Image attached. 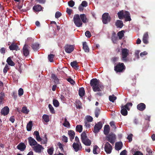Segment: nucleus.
I'll return each instance as SVG.
<instances>
[{"mask_svg":"<svg viewBox=\"0 0 155 155\" xmlns=\"http://www.w3.org/2000/svg\"><path fill=\"white\" fill-rule=\"evenodd\" d=\"M149 38V36L148 32H146L144 34L143 41V42L145 44H147L148 43V39Z\"/></svg>","mask_w":155,"mask_h":155,"instance_id":"nucleus-22","label":"nucleus"},{"mask_svg":"<svg viewBox=\"0 0 155 155\" xmlns=\"http://www.w3.org/2000/svg\"><path fill=\"white\" fill-rule=\"evenodd\" d=\"M105 151L107 154H110L112 151V147L111 145L108 142H106L104 145Z\"/></svg>","mask_w":155,"mask_h":155,"instance_id":"nucleus-9","label":"nucleus"},{"mask_svg":"<svg viewBox=\"0 0 155 155\" xmlns=\"http://www.w3.org/2000/svg\"><path fill=\"white\" fill-rule=\"evenodd\" d=\"M126 69V66L123 63H115L114 66V70L116 73H122Z\"/></svg>","mask_w":155,"mask_h":155,"instance_id":"nucleus-3","label":"nucleus"},{"mask_svg":"<svg viewBox=\"0 0 155 155\" xmlns=\"http://www.w3.org/2000/svg\"><path fill=\"white\" fill-rule=\"evenodd\" d=\"M9 69L8 66L7 64H6L3 69L4 73L5 74L7 72L8 70Z\"/></svg>","mask_w":155,"mask_h":155,"instance_id":"nucleus-54","label":"nucleus"},{"mask_svg":"<svg viewBox=\"0 0 155 155\" xmlns=\"http://www.w3.org/2000/svg\"><path fill=\"white\" fill-rule=\"evenodd\" d=\"M111 40L114 44H117L118 38L116 35V34L114 33L112 35L111 37Z\"/></svg>","mask_w":155,"mask_h":155,"instance_id":"nucleus-29","label":"nucleus"},{"mask_svg":"<svg viewBox=\"0 0 155 155\" xmlns=\"http://www.w3.org/2000/svg\"><path fill=\"white\" fill-rule=\"evenodd\" d=\"M33 149L35 152L40 153L41 152V150L43 149L44 148L41 145L37 144L33 147Z\"/></svg>","mask_w":155,"mask_h":155,"instance_id":"nucleus-14","label":"nucleus"},{"mask_svg":"<svg viewBox=\"0 0 155 155\" xmlns=\"http://www.w3.org/2000/svg\"><path fill=\"white\" fill-rule=\"evenodd\" d=\"M57 145L58 146L59 148L61 150V151L64 153V149L63 148V145L60 142L58 143Z\"/></svg>","mask_w":155,"mask_h":155,"instance_id":"nucleus-49","label":"nucleus"},{"mask_svg":"<svg viewBox=\"0 0 155 155\" xmlns=\"http://www.w3.org/2000/svg\"><path fill=\"white\" fill-rule=\"evenodd\" d=\"M111 20V18L109 14L107 13H105L102 15V21L103 24H107Z\"/></svg>","mask_w":155,"mask_h":155,"instance_id":"nucleus-6","label":"nucleus"},{"mask_svg":"<svg viewBox=\"0 0 155 155\" xmlns=\"http://www.w3.org/2000/svg\"><path fill=\"white\" fill-rule=\"evenodd\" d=\"M116 99L117 97L115 96L114 95H112L111 96H109V100L110 101L112 102H114Z\"/></svg>","mask_w":155,"mask_h":155,"instance_id":"nucleus-45","label":"nucleus"},{"mask_svg":"<svg viewBox=\"0 0 155 155\" xmlns=\"http://www.w3.org/2000/svg\"><path fill=\"white\" fill-rule=\"evenodd\" d=\"M127 151L125 150H124L121 152L120 153V155H127Z\"/></svg>","mask_w":155,"mask_h":155,"instance_id":"nucleus-64","label":"nucleus"},{"mask_svg":"<svg viewBox=\"0 0 155 155\" xmlns=\"http://www.w3.org/2000/svg\"><path fill=\"white\" fill-rule=\"evenodd\" d=\"M61 13L60 12H57L55 13V17L57 18H58L61 16Z\"/></svg>","mask_w":155,"mask_h":155,"instance_id":"nucleus-55","label":"nucleus"},{"mask_svg":"<svg viewBox=\"0 0 155 155\" xmlns=\"http://www.w3.org/2000/svg\"><path fill=\"white\" fill-rule=\"evenodd\" d=\"M54 149L53 148H50L48 150L47 152L50 155H52L53 154Z\"/></svg>","mask_w":155,"mask_h":155,"instance_id":"nucleus-51","label":"nucleus"},{"mask_svg":"<svg viewBox=\"0 0 155 155\" xmlns=\"http://www.w3.org/2000/svg\"><path fill=\"white\" fill-rule=\"evenodd\" d=\"M68 4L70 7H72L74 5L75 2L71 0L68 2Z\"/></svg>","mask_w":155,"mask_h":155,"instance_id":"nucleus-50","label":"nucleus"},{"mask_svg":"<svg viewBox=\"0 0 155 155\" xmlns=\"http://www.w3.org/2000/svg\"><path fill=\"white\" fill-rule=\"evenodd\" d=\"M110 130L109 126L108 125H105L104 127V134L106 135H107L109 133Z\"/></svg>","mask_w":155,"mask_h":155,"instance_id":"nucleus-24","label":"nucleus"},{"mask_svg":"<svg viewBox=\"0 0 155 155\" xmlns=\"http://www.w3.org/2000/svg\"><path fill=\"white\" fill-rule=\"evenodd\" d=\"M6 62L9 65L11 66H14L15 65V63L12 61L10 57L8 58Z\"/></svg>","mask_w":155,"mask_h":155,"instance_id":"nucleus-30","label":"nucleus"},{"mask_svg":"<svg viewBox=\"0 0 155 155\" xmlns=\"http://www.w3.org/2000/svg\"><path fill=\"white\" fill-rule=\"evenodd\" d=\"M102 123L101 122H99L96 124L94 127V130H93V132L96 134L98 133L102 128Z\"/></svg>","mask_w":155,"mask_h":155,"instance_id":"nucleus-8","label":"nucleus"},{"mask_svg":"<svg viewBox=\"0 0 155 155\" xmlns=\"http://www.w3.org/2000/svg\"><path fill=\"white\" fill-rule=\"evenodd\" d=\"M79 95L81 97H83L85 94V91L83 87L80 88L78 91Z\"/></svg>","mask_w":155,"mask_h":155,"instance_id":"nucleus-31","label":"nucleus"},{"mask_svg":"<svg viewBox=\"0 0 155 155\" xmlns=\"http://www.w3.org/2000/svg\"><path fill=\"white\" fill-rule=\"evenodd\" d=\"M26 147L25 144L23 143H20L17 147V148L21 151H24Z\"/></svg>","mask_w":155,"mask_h":155,"instance_id":"nucleus-19","label":"nucleus"},{"mask_svg":"<svg viewBox=\"0 0 155 155\" xmlns=\"http://www.w3.org/2000/svg\"><path fill=\"white\" fill-rule=\"evenodd\" d=\"M51 78L54 80V82L55 84L59 83V80L55 74H52L51 75Z\"/></svg>","mask_w":155,"mask_h":155,"instance_id":"nucleus-32","label":"nucleus"},{"mask_svg":"<svg viewBox=\"0 0 155 155\" xmlns=\"http://www.w3.org/2000/svg\"><path fill=\"white\" fill-rule=\"evenodd\" d=\"M123 147V144L122 142H117L115 144V148L116 150H119L121 149Z\"/></svg>","mask_w":155,"mask_h":155,"instance_id":"nucleus-21","label":"nucleus"},{"mask_svg":"<svg viewBox=\"0 0 155 155\" xmlns=\"http://www.w3.org/2000/svg\"><path fill=\"white\" fill-rule=\"evenodd\" d=\"M30 47L26 44L25 45L22 49V53L25 57L28 56L29 54V48Z\"/></svg>","mask_w":155,"mask_h":155,"instance_id":"nucleus-10","label":"nucleus"},{"mask_svg":"<svg viewBox=\"0 0 155 155\" xmlns=\"http://www.w3.org/2000/svg\"><path fill=\"white\" fill-rule=\"evenodd\" d=\"M24 93L23 89L22 88H20L18 91V95L20 96H22Z\"/></svg>","mask_w":155,"mask_h":155,"instance_id":"nucleus-53","label":"nucleus"},{"mask_svg":"<svg viewBox=\"0 0 155 155\" xmlns=\"http://www.w3.org/2000/svg\"><path fill=\"white\" fill-rule=\"evenodd\" d=\"M12 96L14 97L15 100H16L17 97V92L15 91L13 92L12 94Z\"/></svg>","mask_w":155,"mask_h":155,"instance_id":"nucleus-62","label":"nucleus"},{"mask_svg":"<svg viewBox=\"0 0 155 155\" xmlns=\"http://www.w3.org/2000/svg\"><path fill=\"white\" fill-rule=\"evenodd\" d=\"M100 113V109L99 108L97 107L96 108L95 111V116L97 118Z\"/></svg>","mask_w":155,"mask_h":155,"instance_id":"nucleus-46","label":"nucleus"},{"mask_svg":"<svg viewBox=\"0 0 155 155\" xmlns=\"http://www.w3.org/2000/svg\"><path fill=\"white\" fill-rule=\"evenodd\" d=\"M90 84L94 92L101 91L104 88V86L99 84V80L96 78L92 79L90 81Z\"/></svg>","mask_w":155,"mask_h":155,"instance_id":"nucleus-2","label":"nucleus"},{"mask_svg":"<svg viewBox=\"0 0 155 155\" xmlns=\"http://www.w3.org/2000/svg\"><path fill=\"white\" fill-rule=\"evenodd\" d=\"M121 110L120 111V113L122 115L124 116H126L128 114V112L126 108L122 106L121 107Z\"/></svg>","mask_w":155,"mask_h":155,"instance_id":"nucleus-25","label":"nucleus"},{"mask_svg":"<svg viewBox=\"0 0 155 155\" xmlns=\"http://www.w3.org/2000/svg\"><path fill=\"white\" fill-rule=\"evenodd\" d=\"M18 46L16 44L13 43L9 47V48L10 50H19Z\"/></svg>","mask_w":155,"mask_h":155,"instance_id":"nucleus-16","label":"nucleus"},{"mask_svg":"<svg viewBox=\"0 0 155 155\" xmlns=\"http://www.w3.org/2000/svg\"><path fill=\"white\" fill-rule=\"evenodd\" d=\"M87 121L88 122H91L93 120V118L90 116L87 117L86 118Z\"/></svg>","mask_w":155,"mask_h":155,"instance_id":"nucleus-58","label":"nucleus"},{"mask_svg":"<svg viewBox=\"0 0 155 155\" xmlns=\"http://www.w3.org/2000/svg\"><path fill=\"white\" fill-rule=\"evenodd\" d=\"M81 5L84 7H86L87 5V3L86 1H82Z\"/></svg>","mask_w":155,"mask_h":155,"instance_id":"nucleus-63","label":"nucleus"},{"mask_svg":"<svg viewBox=\"0 0 155 155\" xmlns=\"http://www.w3.org/2000/svg\"><path fill=\"white\" fill-rule=\"evenodd\" d=\"M86 36L88 38H90L91 37V34L89 31H87L85 32Z\"/></svg>","mask_w":155,"mask_h":155,"instance_id":"nucleus-59","label":"nucleus"},{"mask_svg":"<svg viewBox=\"0 0 155 155\" xmlns=\"http://www.w3.org/2000/svg\"><path fill=\"white\" fill-rule=\"evenodd\" d=\"M124 12L122 11L119 12L118 13V16L119 18L120 19H122L124 18Z\"/></svg>","mask_w":155,"mask_h":155,"instance_id":"nucleus-39","label":"nucleus"},{"mask_svg":"<svg viewBox=\"0 0 155 155\" xmlns=\"http://www.w3.org/2000/svg\"><path fill=\"white\" fill-rule=\"evenodd\" d=\"M83 48L85 52H89V48L86 42H83Z\"/></svg>","mask_w":155,"mask_h":155,"instance_id":"nucleus-27","label":"nucleus"},{"mask_svg":"<svg viewBox=\"0 0 155 155\" xmlns=\"http://www.w3.org/2000/svg\"><path fill=\"white\" fill-rule=\"evenodd\" d=\"M48 107L50 110V112L52 114H54L55 113V111L54 110V109L52 106L51 104H49L48 105Z\"/></svg>","mask_w":155,"mask_h":155,"instance_id":"nucleus-47","label":"nucleus"},{"mask_svg":"<svg viewBox=\"0 0 155 155\" xmlns=\"http://www.w3.org/2000/svg\"><path fill=\"white\" fill-rule=\"evenodd\" d=\"M42 119L44 120V121L47 123L49 121V116L47 114H44L42 116Z\"/></svg>","mask_w":155,"mask_h":155,"instance_id":"nucleus-38","label":"nucleus"},{"mask_svg":"<svg viewBox=\"0 0 155 155\" xmlns=\"http://www.w3.org/2000/svg\"><path fill=\"white\" fill-rule=\"evenodd\" d=\"M106 139L111 144H114L116 139V136L113 134H110L106 136Z\"/></svg>","mask_w":155,"mask_h":155,"instance_id":"nucleus-7","label":"nucleus"},{"mask_svg":"<svg viewBox=\"0 0 155 155\" xmlns=\"http://www.w3.org/2000/svg\"><path fill=\"white\" fill-rule=\"evenodd\" d=\"M39 45L38 43H35L32 44L31 47L35 51L38 49Z\"/></svg>","mask_w":155,"mask_h":155,"instance_id":"nucleus-33","label":"nucleus"},{"mask_svg":"<svg viewBox=\"0 0 155 155\" xmlns=\"http://www.w3.org/2000/svg\"><path fill=\"white\" fill-rule=\"evenodd\" d=\"M72 147L76 152L78 151L82 148L81 143H74L72 145Z\"/></svg>","mask_w":155,"mask_h":155,"instance_id":"nucleus-13","label":"nucleus"},{"mask_svg":"<svg viewBox=\"0 0 155 155\" xmlns=\"http://www.w3.org/2000/svg\"><path fill=\"white\" fill-rule=\"evenodd\" d=\"M28 139L29 143L31 146H35L37 144V142L32 137H29Z\"/></svg>","mask_w":155,"mask_h":155,"instance_id":"nucleus-17","label":"nucleus"},{"mask_svg":"<svg viewBox=\"0 0 155 155\" xmlns=\"http://www.w3.org/2000/svg\"><path fill=\"white\" fill-rule=\"evenodd\" d=\"M133 136V134H130V135L128 136L127 137V139H128L129 141L130 142L132 141V137Z\"/></svg>","mask_w":155,"mask_h":155,"instance_id":"nucleus-60","label":"nucleus"},{"mask_svg":"<svg viewBox=\"0 0 155 155\" xmlns=\"http://www.w3.org/2000/svg\"><path fill=\"white\" fill-rule=\"evenodd\" d=\"M124 30H122L118 32L117 33V36L119 37V39H121L124 36Z\"/></svg>","mask_w":155,"mask_h":155,"instance_id":"nucleus-35","label":"nucleus"},{"mask_svg":"<svg viewBox=\"0 0 155 155\" xmlns=\"http://www.w3.org/2000/svg\"><path fill=\"white\" fill-rule=\"evenodd\" d=\"M32 126V122L31 121H29L26 126L27 130L28 131L31 130Z\"/></svg>","mask_w":155,"mask_h":155,"instance_id":"nucleus-36","label":"nucleus"},{"mask_svg":"<svg viewBox=\"0 0 155 155\" xmlns=\"http://www.w3.org/2000/svg\"><path fill=\"white\" fill-rule=\"evenodd\" d=\"M68 134L69 135L71 141L74 139L75 135L74 131L72 130H69L68 131Z\"/></svg>","mask_w":155,"mask_h":155,"instance_id":"nucleus-28","label":"nucleus"},{"mask_svg":"<svg viewBox=\"0 0 155 155\" xmlns=\"http://www.w3.org/2000/svg\"><path fill=\"white\" fill-rule=\"evenodd\" d=\"M4 93L2 92L0 93V103L2 102L4 98Z\"/></svg>","mask_w":155,"mask_h":155,"instance_id":"nucleus-52","label":"nucleus"},{"mask_svg":"<svg viewBox=\"0 0 155 155\" xmlns=\"http://www.w3.org/2000/svg\"><path fill=\"white\" fill-rule=\"evenodd\" d=\"M6 48L4 47L0 49V53L3 54H4L5 52Z\"/></svg>","mask_w":155,"mask_h":155,"instance_id":"nucleus-56","label":"nucleus"},{"mask_svg":"<svg viewBox=\"0 0 155 155\" xmlns=\"http://www.w3.org/2000/svg\"><path fill=\"white\" fill-rule=\"evenodd\" d=\"M63 125L66 127H70V125L69 122L68 121L67 118H65L64 119V123H63Z\"/></svg>","mask_w":155,"mask_h":155,"instance_id":"nucleus-40","label":"nucleus"},{"mask_svg":"<svg viewBox=\"0 0 155 155\" xmlns=\"http://www.w3.org/2000/svg\"><path fill=\"white\" fill-rule=\"evenodd\" d=\"M146 107L145 104L143 103H140L137 106V109L141 111L144 110L145 109Z\"/></svg>","mask_w":155,"mask_h":155,"instance_id":"nucleus-18","label":"nucleus"},{"mask_svg":"<svg viewBox=\"0 0 155 155\" xmlns=\"http://www.w3.org/2000/svg\"><path fill=\"white\" fill-rule=\"evenodd\" d=\"M62 140L64 142L67 143L68 142V138L64 135L62 136Z\"/></svg>","mask_w":155,"mask_h":155,"instance_id":"nucleus-57","label":"nucleus"},{"mask_svg":"<svg viewBox=\"0 0 155 155\" xmlns=\"http://www.w3.org/2000/svg\"><path fill=\"white\" fill-rule=\"evenodd\" d=\"M54 56V55L51 54L48 55V58L49 61L51 62H52L53 61V58Z\"/></svg>","mask_w":155,"mask_h":155,"instance_id":"nucleus-48","label":"nucleus"},{"mask_svg":"<svg viewBox=\"0 0 155 155\" xmlns=\"http://www.w3.org/2000/svg\"><path fill=\"white\" fill-rule=\"evenodd\" d=\"M115 25L117 28H121L124 25L122 21L119 20L116 21Z\"/></svg>","mask_w":155,"mask_h":155,"instance_id":"nucleus-20","label":"nucleus"},{"mask_svg":"<svg viewBox=\"0 0 155 155\" xmlns=\"http://www.w3.org/2000/svg\"><path fill=\"white\" fill-rule=\"evenodd\" d=\"M131 152L134 155H143V154L140 152L139 151L135 152V150L133 149L131 150Z\"/></svg>","mask_w":155,"mask_h":155,"instance_id":"nucleus-42","label":"nucleus"},{"mask_svg":"<svg viewBox=\"0 0 155 155\" xmlns=\"http://www.w3.org/2000/svg\"><path fill=\"white\" fill-rule=\"evenodd\" d=\"M71 65L75 70H79V66L77 64V62L76 61H74L71 63Z\"/></svg>","mask_w":155,"mask_h":155,"instance_id":"nucleus-23","label":"nucleus"},{"mask_svg":"<svg viewBox=\"0 0 155 155\" xmlns=\"http://www.w3.org/2000/svg\"><path fill=\"white\" fill-rule=\"evenodd\" d=\"M29 110L27 109L26 107H22L21 111L24 114H28L29 112Z\"/></svg>","mask_w":155,"mask_h":155,"instance_id":"nucleus-44","label":"nucleus"},{"mask_svg":"<svg viewBox=\"0 0 155 155\" xmlns=\"http://www.w3.org/2000/svg\"><path fill=\"white\" fill-rule=\"evenodd\" d=\"M124 18L125 19L126 21H129L131 20L130 14L128 12L125 11L124 12Z\"/></svg>","mask_w":155,"mask_h":155,"instance_id":"nucleus-15","label":"nucleus"},{"mask_svg":"<svg viewBox=\"0 0 155 155\" xmlns=\"http://www.w3.org/2000/svg\"><path fill=\"white\" fill-rule=\"evenodd\" d=\"M65 51L66 52L70 53L74 50V47L72 45H67L64 47Z\"/></svg>","mask_w":155,"mask_h":155,"instance_id":"nucleus-11","label":"nucleus"},{"mask_svg":"<svg viewBox=\"0 0 155 155\" xmlns=\"http://www.w3.org/2000/svg\"><path fill=\"white\" fill-rule=\"evenodd\" d=\"M82 126L80 125H77L76 127V131L79 133H81L82 132Z\"/></svg>","mask_w":155,"mask_h":155,"instance_id":"nucleus-41","label":"nucleus"},{"mask_svg":"<svg viewBox=\"0 0 155 155\" xmlns=\"http://www.w3.org/2000/svg\"><path fill=\"white\" fill-rule=\"evenodd\" d=\"M82 142L86 146H90L91 144L90 140L89 139L86 135L85 131H83L81 135Z\"/></svg>","mask_w":155,"mask_h":155,"instance_id":"nucleus-4","label":"nucleus"},{"mask_svg":"<svg viewBox=\"0 0 155 155\" xmlns=\"http://www.w3.org/2000/svg\"><path fill=\"white\" fill-rule=\"evenodd\" d=\"M9 111V108L7 106H6L2 109L1 111V114L2 115L6 116L8 114Z\"/></svg>","mask_w":155,"mask_h":155,"instance_id":"nucleus-12","label":"nucleus"},{"mask_svg":"<svg viewBox=\"0 0 155 155\" xmlns=\"http://www.w3.org/2000/svg\"><path fill=\"white\" fill-rule=\"evenodd\" d=\"M53 104L54 106L56 107H58L59 105V103L58 100L54 99L53 101Z\"/></svg>","mask_w":155,"mask_h":155,"instance_id":"nucleus-43","label":"nucleus"},{"mask_svg":"<svg viewBox=\"0 0 155 155\" xmlns=\"http://www.w3.org/2000/svg\"><path fill=\"white\" fill-rule=\"evenodd\" d=\"M33 9L35 12H39L41 11L42 7L41 5H37L33 7Z\"/></svg>","mask_w":155,"mask_h":155,"instance_id":"nucleus-26","label":"nucleus"},{"mask_svg":"<svg viewBox=\"0 0 155 155\" xmlns=\"http://www.w3.org/2000/svg\"><path fill=\"white\" fill-rule=\"evenodd\" d=\"M67 81L72 84H73L75 83V81L71 78H68Z\"/></svg>","mask_w":155,"mask_h":155,"instance_id":"nucleus-61","label":"nucleus"},{"mask_svg":"<svg viewBox=\"0 0 155 155\" xmlns=\"http://www.w3.org/2000/svg\"><path fill=\"white\" fill-rule=\"evenodd\" d=\"M133 105V104L131 102L127 103L124 106L122 105L124 107L126 108L128 110H130V107H131Z\"/></svg>","mask_w":155,"mask_h":155,"instance_id":"nucleus-34","label":"nucleus"},{"mask_svg":"<svg viewBox=\"0 0 155 155\" xmlns=\"http://www.w3.org/2000/svg\"><path fill=\"white\" fill-rule=\"evenodd\" d=\"M73 21L75 25L77 27H81L83 22L85 23L88 21L86 15L84 14H81L79 15L78 14H76L73 17Z\"/></svg>","mask_w":155,"mask_h":155,"instance_id":"nucleus-1","label":"nucleus"},{"mask_svg":"<svg viewBox=\"0 0 155 155\" xmlns=\"http://www.w3.org/2000/svg\"><path fill=\"white\" fill-rule=\"evenodd\" d=\"M121 50L122 60L123 61L126 62L127 61V58L129 55V51L127 48H122Z\"/></svg>","mask_w":155,"mask_h":155,"instance_id":"nucleus-5","label":"nucleus"},{"mask_svg":"<svg viewBox=\"0 0 155 155\" xmlns=\"http://www.w3.org/2000/svg\"><path fill=\"white\" fill-rule=\"evenodd\" d=\"M100 150L99 148L97 145H95L93 147V153L94 154H96L98 153L97 152Z\"/></svg>","mask_w":155,"mask_h":155,"instance_id":"nucleus-37","label":"nucleus"}]
</instances>
